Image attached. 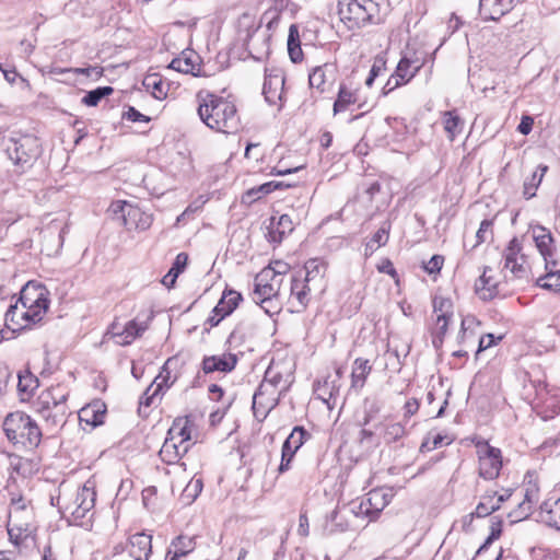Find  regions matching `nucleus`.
<instances>
[{"mask_svg": "<svg viewBox=\"0 0 560 560\" xmlns=\"http://www.w3.org/2000/svg\"><path fill=\"white\" fill-rule=\"evenodd\" d=\"M10 443L23 448H36L42 441L43 430L37 422L23 411L10 412L2 423Z\"/></svg>", "mask_w": 560, "mask_h": 560, "instance_id": "obj_4", "label": "nucleus"}, {"mask_svg": "<svg viewBox=\"0 0 560 560\" xmlns=\"http://www.w3.org/2000/svg\"><path fill=\"white\" fill-rule=\"evenodd\" d=\"M479 458V476L486 480L495 479L502 468L501 451L486 441L476 444Z\"/></svg>", "mask_w": 560, "mask_h": 560, "instance_id": "obj_10", "label": "nucleus"}, {"mask_svg": "<svg viewBox=\"0 0 560 560\" xmlns=\"http://www.w3.org/2000/svg\"><path fill=\"white\" fill-rule=\"evenodd\" d=\"M389 236V224L383 223L382 226L374 233L372 236V240L374 243H377V245H385L388 241Z\"/></svg>", "mask_w": 560, "mask_h": 560, "instance_id": "obj_56", "label": "nucleus"}, {"mask_svg": "<svg viewBox=\"0 0 560 560\" xmlns=\"http://www.w3.org/2000/svg\"><path fill=\"white\" fill-rule=\"evenodd\" d=\"M406 434L405 425L401 422H390L385 424L383 438L386 443H393Z\"/></svg>", "mask_w": 560, "mask_h": 560, "instance_id": "obj_45", "label": "nucleus"}, {"mask_svg": "<svg viewBox=\"0 0 560 560\" xmlns=\"http://www.w3.org/2000/svg\"><path fill=\"white\" fill-rule=\"evenodd\" d=\"M404 84H407L406 82H400L398 80V77L396 73L392 74L389 77V79L387 80L386 84L384 85L383 88V93L386 95L388 94L389 92H392L393 90H395L396 88L400 86V85H404Z\"/></svg>", "mask_w": 560, "mask_h": 560, "instance_id": "obj_63", "label": "nucleus"}, {"mask_svg": "<svg viewBox=\"0 0 560 560\" xmlns=\"http://www.w3.org/2000/svg\"><path fill=\"white\" fill-rule=\"evenodd\" d=\"M419 407H420V404H419L418 399L411 398V399L407 400L404 406V418L405 419L411 418L413 415L417 413V411L419 410Z\"/></svg>", "mask_w": 560, "mask_h": 560, "instance_id": "obj_58", "label": "nucleus"}, {"mask_svg": "<svg viewBox=\"0 0 560 560\" xmlns=\"http://www.w3.org/2000/svg\"><path fill=\"white\" fill-rule=\"evenodd\" d=\"M419 69L420 65L418 61L402 57L396 67L395 73L400 82L408 83L417 74Z\"/></svg>", "mask_w": 560, "mask_h": 560, "instance_id": "obj_35", "label": "nucleus"}, {"mask_svg": "<svg viewBox=\"0 0 560 560\" xmlns=\"http://www.w3.org/2000/svg\"><path fill=\"white\" fill-rule=\"evenodd\" d=\"M281 282L282 278H279L271 269H262L255 278L253 300L260 304L267 313H270L269 305L278 295Z\"/></svg>", "mask_w": 560, "mask_h": 560, "instance_id": "obj_8", "label": "nucleus"}, {"mask_svg": "<svg viewBox=\"0 0 560 560\" xmlns=\"http://www.w3.org/2000/svg\"><path fill=\"white\" fill-rule=\"evenodd\" d=\"M113 213L122 222L127 230L149 229L152 224V215L142 211L139 207L127 201H116L112 205Z\"/></svg>", "mask_w": 560, "mask_h": 560, "instance_id": "obj_9", "label": "nucleus"}, {"mask_svg": "<svg viewBox=\"0 0 560 560\" xmlns=\"http://www.w3.org/2000/svg\"><path fill=\"white\" fill-rule=\"evenodd\" d=\"M500 509L495 500V492H487L481 497L480 502L472 513L476 517H486Z\"/></svg>", "mask_w": 560, "mask_h": 560, "instance_id": "obj_38", "label": "nucleus"}, {"mask_svg": "<svg viewBox=\"0 0 560 560\" xmlns=\"http://www.w3.org/2000/svg\"><path fill=\"white\" fill-rule=\"evenodd\" d=\"M377 269L380 272L389 275L393 279L397 280V271L394 268L393 262L389 259H384L378 266Z\"/></svg>", "mask_w": 560, "mask_h": 560, "instance_id": "obj_61", "label": "nucleus"}, {"mask_svg": "<svg viewBox=\"0 0 560 560\" xmlns=\"http://www.w3.org/2000/svg\"><path fill=\"white\" fill-rule=\"evenodd\" d=\"M35 466L33 460L0 448V469L8 471L10 475L15 472L25 477L33 472Z\"/></svg>", "mask_w": 560, "mask_h": 560, "instance_id": "obj_15", "label": "nucleus"}, {"mask_svg": "<svg viewBox=\"0 0 560 560\" xmlns=\"http://www.w3.org/2000/svg\"><path fill=\"white\" fill-rule=\"evenodd\" d=\"M3 145L9 159L22 171L30 167L40 154V143L34 135L12 132L3 140Z\"/></svg>", "mask_w": 560, "mask_h": 560, "instance_id": "obj_5", "label": "nucleus"}, {"mask_svg": "<svg viewBox=\"0 0 560 560\" xmlns=\"http://www.w3.org/2000/svg\"><path fill=\"white\" fill-rule=\"evenodd\" d=\"M282 186V182H268L258 186L257 188L248 190L247 196L252 197L253 199H259L261 196L268 195L271 191L281 188Z\"/></svg>", "mask_w": 560, "mask_h": 560, "instance_id": "obj_48", "label": "nucleus"}, {"mask_svg": "<svg viewBox=\"0 0 560 560\" xmlns=\"http://www.w3.org/2000/svg\"><path fill=\"white\" fill-rule=\"evenodd\" d=\"M48 294L44 285L33 282L26 283L21 290L20 302L24 306V313L21 314L28 322V326L43 319L49 306Z\"/></svg>", "mask_w": 560, "mask_h": 560, "instance_id": "obj_6", "label": "nucleus"}, {"mask_svg": "<svg viewBox=\"0 0 560 560\" xmlns=\"http://www.w3.org/2000/svg\"><path fill=\"white\" fill-rule=\"evenodd\" d=\"M530 512L532 505L527 504L526 501H522L516 510L509 513V517L511 518V523H516L528 517Z\"/></svg>", "mask_w": 560, "mask_h": 560, "instance_id": "obj_50", "label": "nucleus"}, {"mask_svg": "<svg viewBox=\"0 0 560 560\" xmlns=\"http://www.w3.org/2000/svg\"><path fill=\"white\" fill-rule=\"evenodd\" d=\"M310 524H308V517L306 513H301L299 517V527H298V534L306 537L310 533Z\"/></svg>", "mask_w": 560, "mask_h": 560, "instance_id": "obj_64", "label": "nucleus"}, {"mask_svg": "<svg viewBox=\"0 0 560 560\" xmlns=\"http://www.w3.org/2000/svg\"><path fill=\"white\" fill-rule=\"evenodd\" d=\"M190 447L191 444L182 443L167 434L160 450V457L168 465L176 464L185 454H187Z\"/></svg>", "mask_w": 560, "mask_h": 560, "instance_id": "obj_23", "label": "nucleus"}, {"mask_svg": "<svg viewBox=\"0 0 560 560\" xmlns=\"http://www.w3.org/2000/svg\"><path fill=\"white\" fill-rule=\"evenodd\" d=\"M336 79V67L331 63L315 67L308 74V84L312 90L319 94L325 93L334 84Z\"/></svg>", "mask_w": 560, "mask_h": 560, "instance_id": "obj_17", "label": "nucleus"}, {"mask_svg": "<svg viewBox=\"0 0 560 560\" xmlns=\"http://www.w3.org/2000/svg\"><path fill=\"white\" fill-rule=\"evenodd\" d=\"M177 366L178 359L175 357L168 358L164 365L162 366L160 374L154 378L153 384L159 386L161 390L164 387H171L178 377Z\"/></svg>", "mask_w": 560, "mask_h": 560, "instance_id": "obj_28", "label": "nucleus"}, {"mask_svg": "<svg viewBox=\"0 0 560 560\" xmlns=\"http://www.w3.org/2000/svg\"><path fill=\"white\" fill-rule=\"evenodd\" d=\"M327 266L323 260L317 258L310 259L304 265L305 275L302 277L304 282L311 283L318 291L325 288V273Z\"/></svg>", "mask_w": 560, "mask_h": 560, "instance_id": "obj_24", "label": "nucleus"}, {"mask_svg": "<svg viewBox=\"0 0 560 560\" xmlns=\"http://www.w3.org/2000/svg\"><path fill=\"white\" fill-rule=\"evenodd\" d=\"M548 166L539 165L533 173L530 178H527L523 185V195L526 199H530L536 196V190L540 185L544 175L546 174Z\"/></svg>", "mask_w": 560, "mask_h": 560, "instance_id": "obj_36", "label": "nucleus"}, {"mask_svg": "<svg viewBox=\"0 0 560 560\" xmlns=\"http://www.w3.org/2000/svg\"><path fill=\"white\" fill-rule=\"evenodd\" d=\"M170 68L182 73L198 77L201 69L200 58L192 50L184 51L179 57L171 61Z\"/></svg>", "mask_w": 560, "mask_h": 560, "instance_id": "obj_25", "label": "nucleus"}, {"mask_svg": "<svg viewBox=\"0 0 560 560\" xmlns=\"http://www.w3.org/2000/svg\"><path fill=\"white\" fill-rule=\"evenodd\" d=\"M37 387L38 378L36 376L28 372L19 374L18 388L21 394L31 396Z\"/></svg>", "mask_w": 560, "mask_h": 560, "instance_id": "obj_46", "label": "nucleus"}, {"mask_svg": "<svg viewBox=\"0 0 560 560\" xmlns=\"http://www.w3.org/2000/svg\"><path fill=\"white\" fill-rule=\"evenodd\" d=\"M240 301H242V295L238 292L233 290L224 291L212 313L225 317L237 307Z\"/></svg>", "mask_w": 560, "mask_h": 560, "instance_id": "obj_32", "label": "nucleus"}, {"mask_svg": "<svg viewBox=\"0 0 560 560\" xmlns=\"http://www.w3.org/2000/svg\"><path fill=\"white\" fill-rule=\"evenodd\" d=\"M355 101L357 98L354 93L341 84L339 88L338 97L334 103V113L337 114L339 112L346 110L347 107L355 103Z\"/></svg>", "mask_w": 560, "mask_h": 560, "instance_id": "obj_41", "label": "nucleus"}, {"mask_svg": "<svg viewBox=\"0 0 560 560\" xmlns=\"http://www.w3.org/2000/svg\"><path fill=\"white\" fill-rule=\"evenodd\" d=\"M371 371L372 366L369 360L362 358L355 359L351 372V387L354 389H361Z\"/></svg>", "mask_w": 560, "mask_h": 560, "instance_id": "obj_33", "label": "nucleus"}, {"mask_svg": "<svg viewBox=\"0 0 560 560\" xmlns=\"http://www.w3.org/2000/svg\"><path fill=\"white\" fill-rule=\"evenodd\" d=\"M128 552L135 560H149L152 552V536L144 532L131 535Z\"/></svg>", "mask_w": 560, "mask_h": 560, "instance_id": "obj_22", "label": "nucleus"}, {"mask_svg": "<svg viewBox=\"0 0 560 560\" xmlns=\"http://www.w3.org/2000/svg\"><path fill=\"white\" fill-rule=\"evenodd\" d=\"M202 490L201 479H191L184 490V497L194 501Z\"/></svg>", "mask_w": 560, "mask_h": 560, "instance_id": "obj_54", "label": "nucleus"}, {"mask_svg": "<svg viewBox=\"0 0 560 560\" xmlns=\"http://www.w3.org/2000/svg\"><path fill=\"white\" fill-rule=\"evenodd\" d=\"M105 416V406L101 402H94L83 407L79 412V418L92 425H98L103 423Z\"/></svg>", "mask_w": 560, "mask_h": 560, "instance_id": "obj_34", "label": "nucleus"}, {"mask_svg": "<svg viewBox=\"0 0 560 560\" xmlns=\"http://www.w3.org/2000/svg\"><path fill=\"white\" fill-rule=\"evenodd\" d=\"M444 129L447 132L448 139L453 141L455 137L462 131V120L453 112H446L443 118Z\"/></svg>", "mask_w": 560, "mask_h": 560, "instance_id": "obj_42", "label": "nucleus"}, {"mask_svg": "<svg viewBox=\"0 0 560 560\" xmlns=\"http://www.w3.org/2000/svg\"><path fill=\"white\" fill-rule=\"evenodd\" d=\"M308 436L310 434L303 427H295L284 441L282 447L295 454Z\"/></svg>", "mask_w": 560, "mask_h": 560, "instance_id": "obj_40", "label": "nucleus"}, {"mask_svg": "<svg viewBox=\"0 0 560 560\" xmlns=\"http://www.w3.org/2000/svg\"><path fill=\"white\" fill-rule=\"evenodd\" d=\"M530 231L536 247L544 257L546 269H549V266L558 267L559 261L556 258L555 241L550 231L540 224L533 225Z\"/></svg>", "mask_w": 560, "mask_h": 560, "instance_id": "obj_13", "label": "nucleus"}, {"mask_svg": "<svg viewBox=\"0 0 560 560\" xmlns=\"http://www.w3.org/2000/svg\"><path fill=\"white\" fill-rule=\"evenodd\" d=\"M393 499L390 490L373 489L358 505L357 510L352 509L354 516L364 515L370 520H374L389 504Z\"/></svg>", "mask_w": 560, "mask_h": 560, "instance_id": "obj_11", "label": "nucleus"}, {"mask_svg": "<svg viewBox=\"0 0 560 560\" xmlns=\"http://www.w3.org/2000/svg\"><path fill=\"white\" fill-rule=\"evenodd\" d=\"M290 290L291 304L295 307L296 312H301L307 306L312 291H318L311 283L304 282L302 275L292 278Z\"/></svg>", "mask_w": 560, "mask_h": 560, "instance_id": "obj_20", "label": "nucleus"}, {"mask_svg": "<svg viewBox=\"0 0 560 560\" xmlns=\"http://www.w3.org/2000/svg\"><path fill=\"white\" fill-rule=\"evenodd\" d=\"M349 528V524L343 520L341 512L335 511L331 515L330 533H342Z\"/></svg>", "mask_w": 560, "mask_h": 560, "instance_id": "obj_53", "label": "nucleus"}, {"mask_svg": "<svg viewBox=\"0 0 560 560\" xmlns=\"http://www.w3.org/2000/svg\"><path fill=\"white\" fill-rule=\"evenodd\" d=\"M491 271L490 267H486L476 282V292L485 301L492 300L498 294V282L489 275Z\"/></svg>", "mask_w": 560, "mask_h": 560, "instance_id": "obj_29", "label": "nucleus"}, {"mask_svg": "<svg viewBox=\"0 0 560 560\" xmlns=\"http://www.w3.org/2000/svg\"><path fill=\"white\" fill-rule=\"evenodd\" d=\"M122 118L136 122V121H143L149 122L150 117L143 115L139 110H137L135 107L129 106L128 109L122 114Z\"/></svg>", "mask_w": 560, "mask_h": 560, "instance_id": "obj_55", "label": "nucleus"}, {"mask_svg": "<svg viewBox=\"0 0 560 560\" xmlns=\"http://www.w3.org/2000/svg\"><path fill=\"white\" fill-rule=\"evenodd\" d=\"M69 388L56 384L43 390L35 402V410L43 421V434L55 435L67 422Z\"/></svg>", "mask_w": 560, "mask_h": 560, "instance_id": "obj_2", "label": "nucleus"}, {"mask_svg": "<svg viewBox=\"0 0 560 560\" xmlns=\"http://www.w3.org/2000/svg\"><path fill=\"white\" fill-rule=\"evenodd\" d=\"M445 304H450L445 300H441L438 304L436 300L434 301V313L436 314L435 325L433 328V343L442 342L443 338L447 331L448 326V316L445 312H443V307Z\"/></svg>", "mask_w": 560, "mask_h": 560, "instance_id": "obj_31", "label": "nucleus"}, {"mask_svg": "<svg viewBox=\"0 0 560 560\" xmlns=\"http://www.w3.org/2000/svg\"><path fill=\"white\" fill-rule=\"evenodd\" d=\"M172 547L176 550H182L183 557H185L195 549V542L192 538L178 536L172 541Z\"/></svg>", "mask_w": 560, "mask_h": 560, "instance_id": "obj_49", "label": "nucleus"}, {"mask_svg": "<svg viewBox=\"0 0 560 560\" xmlns=\"http://www.w3.org/2000/svg\"><path fill=\"white\" fill-rule=\"evenodd\" d=\"M521 244L517 238L510 241L504 252V269L509 270L513 277L523 278L526 275L525 257L521 255Z\"/></svg>", "mask_w": 560, "mask_h": 560, "instance_id": "obj_16", "label": "nucleus"}, {"mask_svg": "<svg viewBox=\"0 0 560 560\" xmlns=\"http://www.w3.org/2000/svg\"><path fill=\"white\" fill-rule=\"evenodd\" d=\"M143 84L155 98L162 100L166 96L165 84L156 74L145 77Z\"/></svg>", "mask_w": 560, "mask_h": 560, "instance_id": "obj_44", "label": "nucleus"}, {"mask_svg": "<svg viewBox=\"0 0 560 560\" xmlns=\"http://www.w3.org/2000/svg\"><path fill=\"white\" fill-rule=\"evenodd\" d=\"M237 364V357L234 353L225 352L220 355L205 357L201 369L206 374L213 372L230 373Z\"/></svg>", "mask_w": 560, "mask_h": 560, "instance_id": "obj_19", "label": "nucleus"}, {"mask_svg": "<svg viewBox=\"0 0 560 560\" xmlns=\"http://www.w3.org/2000/svg\"><path fill=\"white\" fill-rule=\"evenodd\" d=\"M269 388L272 390L275 389L273 385L261 384L253 396L252 408L254 411V416L259 420H264L270 412V410L273 409L275 406L277 405V401L273 398L265 397Z\"/></svg>", "mask_w": 560, "mask_h": 560, "instance_id": "obj_26", "label": "nucleus"}, {"mask_svg": "<svg viewBox=\"0 0 560 560\" xmlns=\"http://www.w3.org/2000/svg\"><path fill=\"white\" fill-rule=\"evenodd\" d=\"M378 3L374 0H340L338 14L349 28L361 27L373 22L378 14Z\"/></svg>", "mask_w": 560, "mask_h": 560, "instance_id": "obj_7", "label": "nucleus"}, {"mask_svg": "<svg viewBox=\"0 0 560 560\" xmlns=\"http://www.w3.org/2000/svg\"><path fill=\"white\" fill-rule=\"evenodd\" d=\"M196 97L198 116L207 127L223 133L238 130L240 117L233 102L209 91H199Z\"/></svg>", "mask_w": 560, "mask_h": 560, "instance_id": "obj_1", "label": "nucleus"}, {"mask_svg": "<svg viewBox=\"0 0 560 560\" xmlns=\"http://www.w3.org/2000/svg\"><path fill=\"white\" fill-rule=\"evenodd\" d=\"M546 270L547 273L538 278L537 285L545 290L560 293V270L553 266H549V269Z\"/></svg>", "mask_w": 560, "mask_h": 560, "instance_id": "obj_37", "label": "nucleus"}, {"mask_svg": "<svg viewBox=\"0 0 560 560\" xmlns=\"http://www.w3.org/2000/svg\"><path fill=\"white\" fill-rule=\"evenodd\" d=\"M522 0H479L482 19L497 21L513 10Z\"/></svg>", "mask_w": 560, "mask_h": 560, "instance_id": "obj_18", "label": "nucleus"}, {"mask_svg": "<svg viewBox=\"0 0 560 560\" xmlns=\"http://www.w3.org/2000/svg\"><path fill=\"white\" fill-rule=\"evenodd\" d=\"M284 82V73L281 69H271L266 72L262 94L266 102L270 105H278V109L282 107Z\"/></svg>", "mask_w": 560, "mask_h": 560, "instance_id": "obj_14", "label": "nucleus"}, {"mask_svg": "<svg viewBox=\"0 0 560 560\" xmlns=\"http://www.w3.org/2000/svg\"><path fill=\"white\" fill-rule=\"evenodd\" d=\"M293 222L288 214H282L276 220V218L270 219V223L267 228L268 241L271 243H281L283 237L290 234L293 231Z\"/></svg>", "mask_w": 560, "mask_h": 560, "instance_id": "obj_27", "label": "nucleus"}, {"mask_svg": "<svg viewBox=\"0 0 560 560\" xmlns=\"http://www.w3.org/2000/svg\"><path fill=\"white\" fill-rule=\"evenodd\" d=\"M294 456V453L292 451L285 450L282 447V454H281V463L279 466V472H284L289 470L291 460Z\"/></svg>", "mask_w": 560, "mask_h": 560, "instance_id": "obj_60", "label": "nucleus"}, {"mask_svg": "<svg viewBox=\"0 0 560 560\" xmlns=\"http://www.w3.org/2000/svg\"><path fill=\"white\" fill-rule=\"evenodd\" d=\"M196 425L190 417L177 418L174 420L172 427L168 429L167 434L182 443L194 444L196 443Z\"/></svg>", "mask_w": 560, "mask_h": 560, "instance_id": "obj_21", "label": "nucleus"}, {"mask_svg": "<svg viewBox=\"0 0 560 560\" xmlns=\"http://www.w3.org/2000/svg\"><path fill=\"white\" fill-rule=\"evenodd\" d=\"M96 501L94 480L89 479L75 491L63 493L57 498L61 516L71 525L91 526Z\"/></svg>", "mask_w": 560, "mask_h": 560, "instance_id": "obj_3", "label": "nucleus"}, {"mask_svg": "<svg viewBox=\"0 0 560 560\" xmlns=\"http://www.w3.org/2000/svg\"><path fill=\"white\" fill-rule=\"evenodd\" d=\"M24 306L20 302V299L16 301L14 305H11L9 310L5 313L4 320L5 326L8 329L12 330L13 332L16 330L25 329L28 326V322H26V318H24V315L21 313H24Z\"/></svg>", "mask_w": 560, "mask_h": 560, "instance_id": "obj_30", "label": "nucleus"}, {"mask_svg": "<svg viewBox=\"0 0 560 560\" xmlns=\"http://www.w3.org/2000/svg\"><path fill=\"white\" fill-rule=\"evenodd\" d=\"M160 392L161 389L159 386L152 383L140 398V408L150 407L154 402V399L159 396Z\"/></svg>", "mask_w": 560, "mask_h": 560, "instance_id": "obj_51", "label": "nucleus"}, {"mask_svg": "<svg viewBox=\"0 0 560 560\" xmlns=\"http://www.w3.org/2000/svg\"><path fill=\"white\" fill-rule=\"evenodd\" d=\"M288 51L290 59L293 62H300L303 58L302 48L300 45V36H299V30L295 24H292L289 28V36H288Z\"/></svg>", "mask_w": 560, "mask_h": 560, "instance_id": "obj_39", "label": "nucleus"}, {"mask_svg": "<svg viewBox=\"0 0 560 560\" xmlns=\"http://www.w3.org/2000/svg\"><path fill=\"white\" fill-rule=\"evenodd\" d=\"M382 405L377 400H365L364 416L360 424L362 427L369 425L380 413Z\"/></svg>", "mask_w": 560, "mask_h": 560, "instance_id": "obj_47", "label": "nucleus"}, {"mask_svg": "<svg viewBox=\"0 0 560 560\" xmlns=\"http://www.w3.org/2000/svg\"><path fill=\"white\" fill-rule=\"evenodd\" d=\"M491 228H492V221L491 220H483L480 223V226H479L478 231L476 232L477 242L474 245V247H476L477 245L486 242L488 240V237L492 235Z\"/></svg>", "mask_w": 560, "mask_h": 560, "instance_id": "obj_52", "label": "nucleus"}, {"mask_svg": "<svg viewBox=\"0 0 560 560\" xmlns=\"http://www.w3.org/2000/svg\"><path fill=\"white\" fill-rule=\"evenodd\" d=\"M148 328L145 323L137 319L121 324L115 320L107 329L105 337L113 339L119 346H128L140 337Z\"/></svg>", "mask_w": 560, "mask_h": 560, "instance_id": "obj_12", "label": "nucleus"}, {"mask_svg": "<svg viewBox=\"0 0 560 560\" xmlns=\"http://www.w3.org/2000/svg\"><path fill=\"white\" fill-rule=\"evenodd\" d=\"M444 258L440 255H434L430 258V260L424 265V269L429 273H434L441 270L443 266Z\"/></svg>", "mask_w": 560, "mask_h": 560, "instance_id": "obj_57", "label": "nucleus"}, {"mask_svg": "<svg viewBox=\"0 0 560 560\" xmlns=\"http://www.w3.org/2000/svg\"><path fill=\"white\" fill-rule=\"evenodd\" d=\"M533 125H534V118L530 117V116H523L522 119H521V122L520 125L517 126V130L522 133V135H528L532 129H533Z\"/></svg>", "mask_w": 560, "mask_h": 560, "instance_id": "obj_62", "label": "nucleus"}, {"mask_svg": "<svg viewBox=\"0 0 560 560\" xmlns=\"http://www.w3.org/2000/svg\"><path fill=\"white\" fill-rule=\"evenodd\" d=\"M187 261H188V255L185 253H179L176 256L171 270L174 272H177V275H179L185 269Z\"/></svg>", "mask_w": 560, "mask_h": 560, "instance_id": "obj_59", "label": "nucleus"}, {"mask_svg": "<svg viewBox=\"0 0 560 560\" xmlns=\"http://www.w3.org/2000/svg\"><path fill=\"white\" fill-rule=\"evenodd\" d=\"M114 92L112 86H98L89 91L82 98V103L86 106H96L106 96Z\"/></svg>", "mask_w": 560, "mask_h": 560, "instance_id": "obj_43", "label": "nucleus"}]
</instances>
